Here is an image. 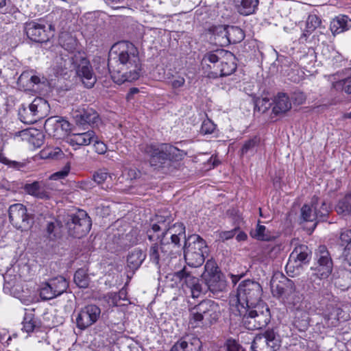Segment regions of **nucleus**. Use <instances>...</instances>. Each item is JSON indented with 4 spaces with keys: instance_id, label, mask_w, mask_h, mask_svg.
Here are the masks:
<instances>
[{
    "instance_id": "obj_1",
    "label": "nucleus",
    "mask_w": 351,
    "mask_h": 351,
    "mask_svg": "<svg viewBox=\"0 0 351 351\" xmlns=\"http://www.w3.org/2000/svg\"><path fill=\"white\" fill-rule=\"evenodd\" d=\"M108 65L112 80L119 84L133 82L141 76L138 50L130 42L121 41L112 45Z\"/></svg>"
},
{
    "instance_id": "obj_2",
    "label": "nucleus",
    "mask_w": 351,
    "mask_h": 351,
    "mask_svg": "<svg viewBox=\"0 0 351 351\" xmlns=\"http://www.w3.org/2000/svg\"><path fill=\"white\" fill-rule=\"evenodd\" d=\"M171 217L157 215L156 222L147 230V235L152 242L160 239L162 243H169L173 249L179 248L181 237H185V227L182 223L171 225Z\"/></svg>"
},
{
    "instance_id": "obj_3",
    "label": "nucleus",
    "mask_w": 351,
    "mask_h": 351,
    "mask_svg": "<svg viewBox=\"0 0 351 351\" xmlns=\"http://www.w3.org/2000/svg\"><path fill=\"white\" fill-rule=\"evenodd\" d=\"M262 293L263 289L258 282L250 280L241 282L237 293L230 298V311L232 314H243L249 308L263 304Z\"/></svg>"
},
{
    "instance_id": "obj_4",
    "label": "nucleus",
    "mask_w": 351,
    "mask_h": 351,
    "mask_svg": "<svg viewBox=\"0 0 351 351\" xmlns=\"http://www.w3.org/2000/svg\"><path fill=\"white\" fill-rule=\"evenodd\" d=\"M202 65L204 73L209 78L228 76L237 69L234 54L223 49L206 53Z\"/></svg>"
},
{
    "instance_id": "obj_5",
    "label": "nucleus",
    "mask_w": 351,
    "mask_h": 351,
    "mask_svg": "<svg viewBox=\"0 0 351 351\" xmlns=\"http://www.w3.org/2000/svg\"><path fill=\"white\" fill-rule=\"evenodd\" d=\"M141 150L149 156V163L155 169H159L169 165L171 161L181 160L184 152L177 147L167 143L160 145H142Z\"/></svg>"
},
{
    "instance_id": "obj_6",
    "label": "nucleus",
    "mask_w": 351,
    "mask_h": 351,
    "mask_svg": "<svg viewBox=\"0 0 351 351\" xmlns=\"http://www.w3.org/2000/svg\"><path fill=\"white\" fill-rule=\"evenodd\" d=\"M219 315L217 303L210 300H203L191 309L189 324L192 328L208 327L217 321Z\"/></svg>"
},
{
    "instance_id": "obj_7",
    "label": "nucleus",
    "mask_w": 351,
    "mask_h": 351,
    "mask_svg": "<svg viewBox=\"0 0 351 351\" xmlns=\"http://www.w3.org/2000/svg\"><path fill=\"white\" fill-rule=\"evenodd\" d=\"M208 246L205 241L197 234L189 237L184 244V259L193 267L201 266L208 255Z\"/></svg>"
},
{
    "instance_id": "obj_8",
    "label": "nucleus",
    "mask_w": 351,
    "mask_h": 351,
    "mask_svg": "<svg viewBox=\"0 0 351 351\" xmlns=\"http://www.w3.org/2000/svg\"><path fill=\"white\" fill-rule=\"evenodd\" d=\"M242 317V323L248 330H258L266 326L270 321V312L265 303L249 308L243 314H234Z\"/></svg>"
},
{
    "instance_id": "obj_9",
    "label": "nucleus",
    "mask_w": 351,
    "mask_h": 351,
    "mask_svg": "<svg viewBox=\"0 0 351 351\" xmlns=\"http://www.w3.org/2000/svg\"><path fill=\"white\" fill-rule=\"evenodd\" d=\"M69 64L73 65L77 75L81 78L86 87L90 88L94 86L97 81L96 77L89 61L84 57L82 53L77 52L68 60H65L63 67L66 69Z\"/></svg>"
},
{
    "instance_id": "obj_10",
    "label": "nucleus",
    "mask_w": 351,
    "mask_h": 351,
    "mask_svg": "<svg viewBox=\"0 0 351 351\" xmlns=\"http://www.w3.org/2000/svg\"><path fill=\"white\" fill-rule=\"evenodd\" d=\"M92 226L90 218L84 210H79L76 214L69 215L66 227L69 234L76 238L86 235Z\"/></svg>"
},
{
    "instance_id": "obj_11",
    "label": "nucleus",
    "mask_w": 351,
    "mask_h": 351,
    "mask_svg": "<svg viewBox=\"0 0 351 351\" xmlns=\"http://www.w3.org/2000/svg\"><path fill=\"white\" fill-rule=\"evenodd\" d=\"M69 287V282L62 276H57L49 279L40 285V297L43 300H49L57 298L64 293Z\"/></svg>"
},
{
    "instance_id": "obj_12",
    "label": "nucleus",
    "mask_w": 351,
    "mask_h": 351,
    "mask_svg": "<svg viewBox=\"0 0 351 351\" xmlns=\"http://www.w3.org/2000/svg\"><path fill=\"white\" fill-rule=\"evenodd\" d=\"M53 29L51 25L43 21H32L25 24V32L27 36L32 41L44 43L49 40L53 36Z\"/></svg>"
},
{
    "instance_id": "obj_13",
    "label": "nucleus",
    "mask_w": 351,
    "mask_h": 351,
    "mask_svg": "<svg viewBox=\"0 0 351 351\" xmlns=\"http://www.w3.org/2000/svg\"><path fill=\"white\" fill-rule=\"evenodd\" d=\"M280 346L278 336L274 330L256 335L251 345L252 351H275Z\"/></svg>"
},
{
    "instance_id": "obj_14",
    "label": "nucleus",
    "mask_w": 351,
    "mask_h": 351,
    "mask_svg": "<svg viewBox=\"0 0 351 351\" xmlns=\"http://www.w3.org/2000/svg\"><path fill=\"white\" fill-rule=\"evenodd\" d=\"M8 213L10 221L16 229L25 231L30 228L31 217L25 206L21 204H12Z\"/></svg>"
},
{
    "instance_id": "obj_15",
    "label": "nucleus",
    "mask_w": 351,
    "mask_h": 351,
    "mask_svg": "<svg viewBox=\"0 0 351 351\" xmlns=\"http://www.w3.org/2000/svg\"><path fill=\"white\" fill-rule=\"evenodd\" d=\"M317 265L316 275L320 279L327 278L332 273L333 263L331 256L325 245H320L315 252Z\"/></svg>"
},
{
    "instance_id": "obj_16",
    "label": "nucleus",
    "mask_w": 351,
    "mask_h": 351,
    "mask_svg": "<svg viewBox=\"0 0 351 351\" xmlns=\"http://www.w3.org/2000/svg\"><path fill=\"white\" fill-rule=\"evenodd\" d=\"M101 315L100 308L94 304L82 308L76 317V324L78 328L84 330L94 324Z\"/></svg>"
},
{
    "instance_id": "obj_17",
    "label": "nucleus",
    "mask_w": 351,
    "mask_h": 351,
    "mask_svg": "<svg viewBox=\"0 0 351 351\" xmlns=\"http://www.w3.org/2000/svg\"><path fill=\"white\" fill-rule=\"evenodd\" d=\"M324 324L328 328L336 327L341 321L347 320L345 313L339 304L330 303L323 312Z\"/></svg>"
},
{
    "instance_id": "obj_18",
    "label": "nucleus",
    "mask_w": 351,
    "mask_h": 351,
    "mask_svg": "<svg viewBox=\"0 0 351 351\" xmlns=\"http://www.w3.org/2000/svg\"><path fill=\"white\" fill-rule=\"evenodd\" d=\"M311 251L306 245H300L295 247L291 253L287 265V269L294 267H300L303 264H306L309 261V256Z\"/></svg>"
},
{
    "instance_id": "obj_19",
    "label": "nucleus",
    "mask_w": 351,
    "mask_h": 351,
    "mask_svg": "<svg viewBox=\"0 0 351 351\" xmlns=\"http://www.w3.org/2000/svg\"><path fill=\"white\" fill-rule=\"evenodd\" d=\"M152 244L149 250V256L150 260L156 265H158L160 261H165L172 254L173 249L171 247L169 243H162L160 239Z\"/></svg>"
},
{
    "instance_id": "obj_20",
    "label": "nucleus",
    "mask_w": 351,
    "mask_h": 351,
    "mask_svg": "<svg viewBox=\"0 0 351 351\" xmlns=\"http://www.w3.org/2000/svg\"><path fill=\"white\" fill-rule=\"evenodd\" d=\"M174 276L179 278L181 281L190 289L191 296L193 298H198L202 292V285L199 282V279L193 276L186 268L175 273Z\"/></svg>"
},
{
    "instance_id": "obj_21",
    "label": "nucleus",
    "mask_w": 351,
    "mask_h": 351,
    "mask_svg": "<svg viewBox=\"0 0 351 351\" xmlns=\"http://www.w3.org/2000/svg\"><path fill=\"white\" fill-rule=\"evenodd\" d=\"M73 117L77 125H82L86 123L90 125H97L100 119L97 112L93 108L76 110L73 114Z\"/></svg>"
},
{
    "instance_id": "obj_22",
    "label": "nucleus",
    "mask_w": 351,
    "mask_h": 351,
    "mask_svg": "<svg viewBox=\"0 0 351 351\" xmlns=\"http://www.w3.org/2000/svg\"><path fill=\"white\" fill-rule=\"evenodd\" d=\"M44 128L47 132L58 136V130L61 129L67 132L70 130V123L59 117H51L45 121Z\"/></svg>"
},
{
    "instance_id": "obj_23",
    "label": "nucleus",
    "mask_w": 351,
    "mask_h": 351,
    "mask_svg": "<svg viewBox=\"0 0 351 351\" xmlns=\"http://www.w3.org/2000/svg\"><path fill=\"white\" fill-rule=\"evenodd\" d=\"M96 139L94 131L88 130L84 132L73 133L68 136L66 142L72 146H86Z\"/></svg>"
},
{
    "instance_id": "obj_24",
    "label": "nucleus",
    "mask_w": 351,
    "mask_h": 351,
    "mask_svg": "<svg viewBox=\"0 0 351 351\" xmlns=\"http://www.w3.org/2000/svg\"><path fill=\"white\" fill-rule=\"evenodd\" d=\"M330 29L334 36L346 32L351 29V19L346 15H339L331 21Z\"/></svg>"
},
{
    "instance_id": "obj_25",
    "label": "nucleus",
    "mask_w": 351,
    "mask_h": 351,
    "mask_svg": "<svg viewBox=\"0 0 351 351\" xmlns=\"http://www.w3.org/2000/svg\"><path fill=\"white\" fill-rule=\"evenodd\" d=\"M237 11L243 16H249L256 13L259 0H234Z\"/></svg>"
},
{
    "instance_id": "obj_26",
    "label": "nucleus",
    "mask_w": 351,
    "mask_h": 351,
    "mask_svg": "<svg viewBox=\"0 0 351 351\" xmlns=\"http://www.w3.org/2000/svg\"><path fill=\"white\" fill-rule=\"evenodd\" d=\"M29 106L38 121L45 117L49 112L48 102L42 97L35 98Z\"/></svg>"
},
{
    "instance_id": "obj_27",
    "label": "nucleus",
    "mask_w": 351,
    "mask_h": 351,
    "mask_svg": "<svg viewBox=\"0 0 351 351\" xmlns=\"http://www.w3.org/2000/svg\"><path fill=\"white\" fill-rule=\"evenodd\" d=\"M176 343L183 351H199L202 346V342L199 339L192 335L182 337Z\"/></svg>"
},
{
    "instance_id": "obj_28",
    "label": "nucleus",
    "mask_w": 351,
    "mask_h": 351,
    "mask_svg": "<svg viewBox=\"0 0 351 351\" xmlns=\"http://www.w3.org/2000/svg\"><path fill=\"white\" fill-rule=\"evenodd\" d=\"M59 43L62 48L71 53V56L69 58L77 54V52H80L77 50V40L75 37L68 33L64 32L61 34L59 38Z\"/></svg>"
},
{
    "instance_id": "obj_29",
    "label": "nucleus",
    "mask_w": 351,
    "mask_h": 351,
    "mask_svg": "<svg viewBox=\"0 0 351 351\" xmlns=\"http://www.w3.org/2000/svg\"><path fill=\"white\" fill-rule=\"evenodd\" d=\"M311 207L315 210L319 221H324L328 215L330 207L324 200H320L318 197H312Z\"/></svg>"
},
{
    "instance_id": "obj_30",
    "label": "nucleus",
    "mask_w": 351,
    "mask_h": 351,
    "mask_svg": "<svg viewBox=\"0 0 351 351\" xmlns=\"http://www.w3.org/2000/svg\"><path fill=\"white\" fill-rule=\"evenodd\" d=\"M25 192L37 198L45 199L49 197L43 184L38 182H34L31 184H26L24 186Z\"/></svg>"
},
{
    "instance_id": "obj_31",
    "label": "nucleus",
    "mask_w": 351,
    "mask_h": 351,
    "mask_svg": "<svg viewBox=\"0 0 351 351\" xmlns=\"http://www.w3.org/2000/svg\"><path fill=\"white\" fill-rule=\"evenodd\" d=\"M204 280L207 288L213 293L223 291L226 288V282L221 277V274L210 276Z\"/></svg>"
},
{
    "instance_id": "obj_32",
    "label": "nucleus",
    "mask_w": 351,
    "mask_h": 351,
    "mask_svg": "<svg viewBox=\"0 0 351 351\" xmlns=\"http://www.w3.org/2000/svg\"><path fill=\"white\" fill-rule=\"evenodd\" d=\"M291 108L289 97L285 93H279L274 99L273 112L276 114L285 113Z\"/></svg>"
},
{
    "instance_id": "obj_33",
    "label": "nucleus",
    "mask_w": 351,
    "mask_h": 351,
    "mask_svg": "<svg viewBox=\"0 0 351 351\" xmlns=\"http://www.w3.org/2000/svg\"><path fill=\"white\" fill-rule=\"evenodd\" d=\"M146 257L145 253L139 249L132 251L127 258L128 266L133 270L137 269Z\"/></svg>"
},
{
    "instance_id": "obj_34",
    "label": "nucleus",
    "mask_w": 351,
    "mask_h": 351,
    "mask_svg": "<svg viewBox=\"0 0 351 351\" xmlns=\"http://www.w3.org/2000/svg\"><path fill=\"white\" fill-rule=\"evenodd\" d=\"M250 236L259 241H269L275 238L263 225L257 224L255 229L250 231Z\"/></svg>"
},
{
    "instance_id": "obj_35",
    "label": "nucleus",
    "mask_w": 351,
    "mask_h": 351,
    "mask_svg": "<svg viewBox=\"0 0 351 351\" xmlns=\"http://www.w3.org/2000/svg\"><path fill=\"white\" fill-rule=\"evenodd\" d=\"M23 136L27 138L30 144L34 147H40L44 142L43 134L36 130L23 131Z\"/></svg>"
},
{
    "instance_id": "obj_36",
    "label": "nucleus",
    "mask_w": 351,
    "mask_h": 351,
    "mask_svg": "<svg viewBox=\"0 0 351 351\" xmlns=\"http://www.w3.org/2000/svg\"><path fill=\"white\" fill-rule=\"evenodd\" d=\"M245 37L243 30L236 26H228V36L226 40L227 44H235L240 43Z\"/></svg>"
},
{
    "instance_id": "obj_37",
    "label": "nucleus",
    "mask_w": 351,
    "mask_h": 351,
    "mask_svg": "<svg viewBox=\"0 0 351 351\" xmlns=\"http://www.w3.org/2000/svg\"><path fill=\"white\" fill-rule=\"evenodd\" d=\"M321 19L315 14H310L306 20V31L302 36L300 40L304 38L306 40L307 34H311L315 29L319 27L321 25Z\"/></svg>"
},
{
    "instance_id": "obj_38",
    "label": "nucleus",
    "mask_w": 351,
    "mask_h": 351,
    "mask_svg": "<svg viewBox=\"0 0 351 351\" xmlns=\"http://www.w3.org/2000/svg\"><path fill=\"white\" fill-rule=\"evenodd\" d=\"M23 325V330L27 333L34 332L38 327V322L32 311H28L25 313Z\"/></svg>"
},
{
    "instance_id": "obj_39",
    "label": "nucleus",
    "mask_w": 351,
    "mask_h": 351,
    "mask_svg": "<svg viewBox=\"0 0 351 351\" xmlns=\"http://www.w3.org/2000/svg\"><path fill=\"white\" fill-rule=\"evenodd\" d=\"M61 223L58 219H53L47 223V234L51 240H54L60 236Z\"/></svg>"
},
{
    "instance_id": "obj_40",
    "label": "nucleus",
    "mask_w": 351,
    "mask_h": 351,
    "mask_svg": "<svg viewBox=\"0 0 351 351\" xmlns=\"http://www.w3.org/2000/svg\"><path fill=\"white\" fill-rule=\"evenodd\" d=\"M351 196L346 195L337 203L335 210L339 215H351Z\"/></svg>"
},
{
    "instance_id": "obj_41",
    "label": "nucleus",
    "mask_w": 351,
    "mask_h": 351,
    "mask_svg": "<svg viewBox=\"0 0 351 351\" xmlns=\"http://www.w3.org/2000/svg\"><path fill=\"white\" fill-rule=\"evenodd\" d=\"M228 25H217L210 27V31L218 39V42L221 45H226V40L228 36Z\"/></svg>"
},
{
    "instance_id": "obj_42",
    "label": "nucleus",
    "mask_w": 351,
    "mask_h": 351,
    "mask_svg": "<svg viewBox=\"0 0 351 351\" xmlns=\"http://www.w3.org/2000/svg\"><path fill=\"white\" fill-rule=\"evenodd\" d=\"M32 109H31L30 106L29 105L28 108H23L19 110V117L21 121L25 123L32 124L38 121L37 119L33 114Z\"/></svg>"
},
{
    "instance_id": "obj_43",
    "label": "nucleus",
    "mask_w": 351,
    "mask_h": 351,
    "mask_svg": "<svg viewBox=\"0 0 351 351\" xmlns=\"http://www.w3.org/2000/svg\"><path fill=\"white\" fill-rule=\"evenodd\" d=\"M74 282L80 288H86L88 286V277L84 269L76 271L74 275Z\"/></svg>"
},
{
    "instance_id": "obj_44",
    "label": "nucleus",
    "mask_w": 351,
    "mask_h": 351,
    "mask_svg": "<svg viewBox=\"0 0 351 351\" xmlns=\"http://www.w3.org/2000/svg\"><path fill=\"white\" fill-rule=\"evenodd\" d=\"M311 206L305 204L301 208V216L305 221H314L318 220L315 210L312 209Z\"/></svg>"
},
{
    "instance_id": "obj_45",
    "label": "nucleus",
    "mask_w": 351,
    "mask_h": 351,
    "mask_svg": "<svg viewBox=\"0 0 351 351\" xmlns=\"http://www.w3.org/2000/svg\"><path fill=\"white\" fill-rule=\"evenodd\" d=\"M19 82L21 84L29 82L31 85H34L40 83L41 79L39 76L33 75L32 72L25 71L19 76Z\"/></svg>"
},
{
    "instance_id": "obj_46",
    "label": "nucleus",
    "mask_w": 351,
    "mask_h": 351,
    "mask_svg": "<svg viewBox=\"0 0 351 351\" xmlns=\"http://www.w3.org/2000/svg\"><path fill=\"white\" fill-rule=\"evenodd\" d=\"M204 272L202 274V277L204 279H206L210 276H214L215 274H219L220 272L218 270V267L217 266L216 263L210 259L208 260L206 263V265L204 266Z\"/></svg>"
},
{
    "instance_id": "obj_47",
    "label": "nucleus",
    "mask_w": 351,
    "mask_h": 351,
    "mask_svg": "<svg viewBox=\"0 0 351 351\" xmlns=\"http://www.w3.org/2000/svg\"><path fill=\"white\" fill-rule=\"evenodd\" d=\"M332 86L337 90H341L347 94H351V77L335 82L332 84Z\"/></svg>"
},
{
    "instance_id": "obj_48",
    "label": "nucleus",
    "mask_w": 351,
    "mask_h": 351,
    "mask_svg": "<svg viewBox=\"0 0 351 351\" xmlns=\"http://www.w3.org/2000/svg\"><path fill=\"white\" fill-rule=\"evenodd\" d=\"M259 143V138L256 136L253 137L251 139L246 141L241 150V155L247 154V153H252L254 151L255 147Z\"/></svg>"
},
{
    "instance_id": "obj_49",
    "label": "nucleus",
    "mask_w": 351,
    "mask_h": 351,
    "mask_svg": "<svg viewBox=\"0 0 351 351\" xmlns=\"http://www.w3.org/2000/svg\"><path fill=\"white\" fill-rule=\"evenodd\" d=\"M168 84L173 89L182 87L185 84V79L183 76L177 75L169 77Z\"/></svg>"
},
{
    "instance_id": "obj_50",
    "label": "nucleus",
    "mask_w": 351,
    "mask_h": 351,
    "mask_svg": "<svg viewBox=\"0 0 351 351\" xmlns=\"http://www.w3.org/2000/svg\"><path fill=\"white\" fill-rule=\"evenodd\" d=\"M216 129V125L210 119H206L202 122L201 132L204 134H212Z\"/></svg>"
},
{
    "instance_id": "obj_51",
    "label": "nucleus",
    "mask_w": 351,
    "mask_h": 351,
    "mask_svg": "<svg viewBox=\"0 0 351 351\" xmlns=\"http://www.w3.org/2000/svg\"><path fill=\"white\" fill-rule=\"evenodd\" d=\"M285 297L287 302L292 304L293 306H298L302 301V295L298 291L288 293Z\"/></svg>"
},
{
    "instance_id": "obj_52",
    "label": "nucleus",
    "mask_w": 351,
    "mask_h": 351,
    "mask_svg": "<svg viewBox=\"0 0 351 351\" xmlns=\"http://www.w3.org/2000/svg\"><path fill=\"white\" fill-rule=\"evenodd\" d=\"M285 249V245L282 243H278L272 245L269 251L268 254L270 258H276Z\"/></svg>"
},
{
    "instance_id": "obj_53",
    "label": "nucleus",
    "mask_w": 351,
    "mask_h": 351,
    "mask_svg": "<svg viewBox=\"0 0 351 351\" xmlns=\"http://www.w3.org/2000/svg\"><path fill=\"white\" fill-rule=\"evenodd\" d=\"M108 178H110V176L104 169L99 170L93 175L94 181L99 184L104 183Z\"/></svg>"
},
{
    "instance_id": "obj_54",
    "label": "nucleus",
    "mask_w": 351,
    "mask_h": 351,
    "mask_svg": "<svg viewBox=\"0 0 351 351\" xmlns=\"http://www.w3.org/2000/svg\"><path fill=\"white\" fill-rule=\"evenodd\" d=\"M295 287L294 282L289 280L286 278L285 282V287L282 288V291L279 292L280 294H284L285 295H288V293H292L293 292H295Z\"/></svg>"
},
{
    "instance_id": "obj_55",
    "label": "nucleus",
    "mask_w": 351,
    "mask_h": 351,
    "mask_svg": "<svg viewBox=\"0 0 351 351\" xmlns=\"http://www.w3.org/2000/svg\"><path fill=\"white\" fill-rule=\"evenodd\" d=\"M71 167L69 164H66L62 170L57 171L51 175V178L53 180H58V179H62L68 176L69 171H70Z\"/></svg>"
},
{
    "instance_id": "obj_56",
    "label": "nucleus",
    "mask_w": 351,
    "mask_h": 351,
    "mask_svg": "<svg viewBox=\"0 0 351 351\" xmlns=\"http://www.w3.org/2000/svg\"><path fill=\"white\" fill-rule=\"evenodd\" d=\"M271 103L267 97L259 98L256 101V106L263 112L269 109Z\"/></svg>"
},
{
    "instance_id": "obj_57",
    "label": "nucleus",
    "mask_w": 351,
    "mask_h": 351,
    "mask_svg": "<svg viewBox=\"0 0 351 351\" xmlns=\"http://www.w3.org/2000/svg\"><path fill=\"white\" fill-rule=\"evenodd\" d=\"M291 99L294 104L301 105L306 101V96L302 92L295 91L292 94Z\"/></svg>"
},
{
    "instance_id": "obj_58",
    "label": "nucleus",
    "mask_w": 351,
    "mask_h": 351,
    "mask_svg": "<svg viewBox=\"0 0 351 351\" xmlns=\"http://www.w3.org/2000/svg\"><path fill=\"white\" fill-rule=\"evenodd\" d=\"M93 142L94 143L95 150L97 153L99 154H104L106 153L107 150V146L104 142L99 141L97 136L96 139H95Z\"/></svg>"
},
{
    "instance_id": "obj_59",
    "label": "nucleus",
    "mask_w": 351,
    "mask_h": 351,
    "mask_svg": "<svg viewBox=\"0 0 351 351\" xmlns=\"http://www.w3.org/2000/svg\"><path fill=\"white\" fill-rule=\"evenodd\" d=\"M0 162L3 163L5 165H7L10 167H12L14 169H20L21 167H23V164L18 162L16 161H12L8 160L6 157H5L3 155L0 154Z\"/></svg>"
},
{
    "instance_id": "obj_60",
    "label": "nucleus",
    "mask_w": 351,
    "mask_h": 351,
    "mask_svg": "<svg viewBox=\"0 0 351 351\" xmlns=\"http://www.w3.org/2000/svg\"><path fill=\"white\" fill-rule=\"evenodd\" d=\"M238 231H239L238 228H234L231 230H228V231H222L219 233V239L223 241L230 239L234 235H236V234Z\"/></svg>"
},
{
    "instance_id": "obj_61",
    "label": "nucleus",
    "mask_w": 351,
    "mask_h": 351,
    "mask_svg": "<svg viewBox=\"0 0 351 351\" xmlns=\"http://www.w3.org/2000/svg\"><path fill=\"white\" fill-rule=\"evenodd\" d=\"M227 351H244V349L234 339L227 341Z\"/></svg>"
},
{
    "instance_id": "obj_62",
    "label": "nucleus",
    "mask_w": 351,
    "mask_h": 351,
    "mask_svg": "<svg viewBox=\"0 0 351 351\" xmlns=\"http://www.w3.org/2000/svg\"><path fill=\"white\" fill-rule=\"evenodd\" d=\"M339 239L343 245L348 243L351 245V230H345L341 231Z\"/></svg>"
},
{
    "instance_id": "obj_63",
    "label": "nucleus",
    "mask_w": 351,
    "mask_h": 351,
    "mask_svg": "<svg viewBox=\"0 0 351 351\" xmlns=\"http://www.w3.org/2000/svg\"><path fill=\"white\" fill-rule=\"evenodd\" d=\"M126 294V291L124 289H121L118 293H113L112 302L114 305H117V299L124 300Z\"/></svg>"
},
{
    "instance_id": "obj_64",
    "label": "nucleus",
    "mask_w": 351,
    "mask_h": 351,
    "mask_svg": "<svg viewBox=\"0 0 351 351\" xmlns=\"http://www.w3.org/2000/svg\"><path fill=\"white\" fill-rule=\"evenodd\" d=\"M62 155H64V153L59 147L54 148L49 153V156L53 158H59Z\"/></svg>"
}]
</instances>
